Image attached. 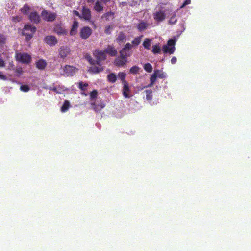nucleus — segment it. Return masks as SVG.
<instances>
[{"mask_svg": "<svg viewBox=\"0 0 251 251\" xmlns=\"http://www.w3.org/2000/svg\"><path fill=\"white\" fill-rule=\"evenodd\" d=\"M36 31V28L32 25H25L22 32V34L25 36L26 40H30Z\"/></svg>", "mask_w": 251, "mask_h": 251, "instance_id": "nucleus-1", "label": "nucleus"}, {"mask_svg": "<svg viewBox=\"0 0 251 251\" xmlns=\"http://www.w3.org/2000/svg\"><path fill=\"white\" fill-rule=\"evenodd\" d=\"M41 15L44 20L49 22H53L57 17L56 13L50 12L46 10H43Z\"/></svg>", "mask_w": 251, "mask_h": 251, "instance_id": "nucleus-2", "label": "nucleus"}, {"mask_svg": "<svg viewBox=\"0 0 251 251\" xmlns=\"http://www.w3.org/2000/svg\"><path fill=\"white\" fill-rule=\"evenodd\" d=\"M15 57L17 61L24 64H29L31 61V56L27 53H17Z\"/></svg>", "mask_w": 251, "mask_h": 251, "instance_id": "nucleus-3", "label": "nucleus"}, {"mask_svg": "<svg viewBox=\"0 0 251 251\" xmlns=\"http://www.w3.org/2000/svg\"><path fill=\"white\" fill-rule=\"evenodd\" d=\"M132 46L130 43H127L123 47V48L120 51V55L122 57L127 58L129 57L132 54L131 48Z\"/></svg>", "mask_w": 251, "mask_h": 251, "instance_id": "nucleus-4", "label": "nucleus"}, {"mask_svg": "<svg viewBox=\"0 0 251 251\" xmlns=\"http://www.w3.org/2000/svg\"><path fill=\"white\" fill-rule=\"evenodd\" d=\"M106 52L104 50H95L94 51L93 55L96 58V64H100V62L104 60L106 58Z\"/></svg>", "mask_w": 251, "mask_h": 251, "instance_id": "nucleus-5", "label": "nucleus"}, {"mask_svg": "<svg viewBox=\"0 0 251 251\" xmlns=\"http://www.w3.org/2000/svg\"><path fill=\"white\" fill-rule=\"evenodd\" d=\"M53 32L59 36H65L67 34V30L61 24H55L53 28Z\"/></svg>", "mask_w": 251, "mask_h": 251, "instance_id": "nucleus-6", "label": "nucleus"}, {"mask_svg": "<svg viewBox=\"0 0 251 251\" xmlns=\"http://www.w3.org/2000/svg\"><path fill=\"white\" fill-rule=\"evenodd\" d=\"M92 29L88 26L82 27L80 31V36L82 39H87L91 35Z\"/></svg>", "mask_w": 251, "mask_h": 251, "instance_id": "nucleus-7", "label": "nucleus"}, {"mask_svg": "<svg viewBox=\"0 0 251 251\" xmlns=\"http://www.w3.org/2000/svg\"><path fill=\"white\" fill-rule=\"evenodd\" d=\"M63 70L64 74L67 76H73L75 75V74L76 73V71L77 70V69L76 68L70 65L65 66Z\"/></svg>", "mask_w": 251, "mask_h": 251, "instance_id": "nucleus-8", "label": "nucleus"}, {"mask_svg": "<svg viewBox=\"0 0 251 251\" xmlns=\"http://www.w3.org/2000/svg\"><path fill=\"white\" fill-rule=\"evenodd\" d=\"M59 56L63 59L66 58L70 53L71 50L68 46H62L58 50Z\"/></svg>", "mask_w": 251, "mask_h": 251, "instance_id": "nucleus-9", "label": "nucleus"}, {"mask_svg": "<svg viewBox=\"0 0 251 251\" xmlns=\"http://www.w3.org/2000/svg\"><path fill=\"white\" fill-rule=\"evenodd\" d=\"M81 19H84L85 21H89L91 19V13L90 9L83 6L82 10Z\"/></svg>", "mask_w": 251, "mask_h": 251, "instance_id": "nucleus-10", "label": "nucleus"}, {"mask_svg": "<svg viewBox=\"0 0 251 251\" xmlns=\"http://www.w3.org/2000/svg\"><path fill=\"white\" fill-rule=\"evenodd\" d=\"M44 40L47 44L50 46H55L58 42L56 37L53 35L46 36Z\"/></svg>", "mask_w": 251, "mask_h": 251, "instance_id": "nucleus-11", "label": "nucleus"}, {"mask_svg": "<svg viewBox=\"0 0 251 251\" xmlns=\"http://www.w3.org/2000/svg\"><path fill=\"white\" fill-rule=\"evenodd\" d=\"M30 21L35 24H38L40 21V15L37 12H31L29 15Z\"/></svg>", "mask_w": 251, "mask_h": 251, "instance_id": "nucleus-12", "label": "nucleus"}, {"mask_svg": "<svg viewBox=\"0 0 251 251\" xmlns=\"http://www.w3.org/2000/svg\"><path fill=\"white\" fill-rule=\"evenodd\" d=\"M154 19L155 21L160 22L163 21L165 18V14L164 11H160L154 13Z\"/></svg>", "mask_w": 251, "mask_h": 251, "instance_id": "nucleus-13", "label": "nucleus"}, {"mask_svg": "<svg viewBox=\"0 0 251 251\" xmlns=\"http://www.w3.org/2000/svg\"><path fill=\"white\" fill-rule=\"evenodd\" d=\"M115 64L118 67H122L124 66L127 62V59L125 57L120 56L116 58L115 60Z\"/></svg>", "mask_w": 251, "mask_h": 251, "instance_id": "nucleus-14", "label": "nucleus"}, {"mask_svg": "<svg viewBox=\"0 0 251 251\" xmlns=\"http://www.w3.org/2000/svg\"><path fill=\"white\" fill-rule=\"evenodd\" d=\"M106 53H107L111 56H115L117 54V50L113 46L108 45L107 48L105 50Z\"/></svg>", "mask_w": 251, "mask_h": 251, "instance_id": "nucleus-15", "label": "nucleus"}, {"mask_svg": "<svg viewBox=\"0 0 251 251\" xmlns=\"http://www.w3.org/2000/svg\"><path fill=\"white\" fill-rule=\"evenodd\" d=\"M78 27V22L77 21H74L72 26V28L70 31V36H74L76 34L77 32V28Z\"/></svg>", "mask_w": 251, "mask_h": 251, "instance_id": "nucleus-16", "label": "nucleus"}, {"mask_svg": "<svg viewBox=\"0 0 251 251\" xmlns=\"http://www.w3.org/2000/svg\"><path fill=\"white\" fill-rule=\"evenodd\" d=\"M46 89H48L50 91H53L55 92L56 94H60L62 91H63V89L62 88V87L60 85L55 86V87H51V86H46L44 87Z\"/></svg>", "mask_w": 251, "mask_h": 251, "instance_id": "nucleus-17", "label": "nucleus"}, {"mask_svg": "<svg viewBox=\"0 0 251 251\" xmlns=\"http://www.w3.org/2000/svg\"><path fill=\"white\" fill-rule=\"evenodd\" d=\"M162 50L164 53H169L170 54H173L175 50V47H170L167 45H165L162 47Z\"/></svg>", "mask_w": 251, "mask_h": 251, "instance_id": "nucleus-18", "label": "nucleus"}, {"mask_svg": "<svg viewBox=\"0 0 251 251\" xmlns=\"http://www.w3.org/2000/svg\"><path fill=\"white\" fill-rule=\"evenodd\" d=\"M47 65L46 61L43 59H40L36 63V66L39 70H44L47 66Z\"/></svg>", "mask_w": 251, "mask_h": 251, "instance_id": "nucleus-19", "label": "nucleus"}, {"mask_svg": "<svg viewBox=\"0 0 251 251\" xmlns=\"http://www.w3.org/2000/svg\"><path fill=\"white\" fill-rule=\"evenodd\" d=\"M102 4L103 3L100 0H97L94 5V9L97 12L102 11L103 10V6Z\"/></svg>", "mask_w": 251, "mask_h": 251, "instance_id": "nucleus-20", "label": "nucleus"}, {"mask_svg": "<svg viewBox=\"0 0 251 251\" xmlns=\"http://www.w3.org/2000/svg\"><path fill=\"white\" fill-rule=\"evenodd\" d=\"M129 91V88L128 86V85L126 81H125L124 84V88H123V95L125 98H129L130 95L128 94V92Z\"/></svg>", "mask_w": 251, "mask_h": 251, "instance_id": "nucleus-21", "label": "nucleus"}, {"mask_svg": "<svg viewBox=\"0 0 251 251\" xmlns=\"http://www.w3.org/2000/svg\"><path fill=\"white\" fill-rule=\"evenodd\" d=\"M107 80L109 82L114 83L117 80V76L114 73H110L107 75Z\"/></svg>", "mask_w": 251, "mask_h": 251, "instance_id": "nucleus-22", "label": "nucleus"}, {"mask_svg": "<svg viewBox=\"0 0 251 251\" xmlns=\"http://www.w3.org/2000/svg\"><path fill=\"white\" fill-rule=\"evenodd\" d=\"M70 106V102L68 100H65L61 107V110L62 112H66L69 108Z\"/></svg>", "mask_w": 251, "mask_h": 251, "instance_id": "nucleus-23", "label": "nucleus"}, {"mask_svg": "<svg viewBox=\"0 0 251 251\" xmlns=\"http://www.w3.org/2000/svg\"><path fill=\"white\" fill-rule=\"evenodd\" d=\"M148 24L145 22H141L137 25V28L140 31H144L147 29Z\"/></svg>", "mask_w": 251, "mask_h": 251, "instance_id": "nucleus-24", "label": "nucleus"}, {"mask_svg": "<svg viewBox=\"0 0 251 251\" xmlns=\"http://www.w3.org/2000/svg\"><path fill=\"white\" fill-rule=\"evenodd\" d=\"M126 37V35L123 32H120L116 38V41L119 43H121L124 41Z\"/></svg>", "mask_w": 251, "mask_h": 251, "instance_id": "nucleus-25", "label": "nucleus"}, {"mask_svg": "<svg viewBox=\"0 0 251 251\" xmlns=\"http://www.w3.org/2000/svg\"><path fill=\"white\" fill-rule=\"evenodd\" d=\"M20 10L23 14H27L30 10V7L27 4H25Z\"/></svg>", "mask_w": 251, "mask_h": 251, "instance_id": "nucleus-26", "label": "nucleus"}, {"mask_svg": "<svg viewBox=\"0 0 251 251\" xmlns=\"http://www.w3.org/2000/svg\"><path fill=\"white\" fill-rule=\"evenodd\" d=\"M140 68L137 66H134L132 67L129 70V73L135 75L138 74L139 72Z\"/></svg>", "mask_w": 251, "mask_h": 251, "instance_id": "nucleus-27", "label": "nucleus"}, {"mask_svg": "<svg viewBox=\"0 0 251 251\" xmlns=\"http://www.w3.org/2000/svg\"><path fill=\"white\" fill-rule=\"evenodd\" d=\"M156 73H153V74L151 75L150 77V81L151 83L148 86V87H151L156 81L157 76Z\"/></svg>", "mask_w": 251, "mask_h": 251, "instance_id": "nucleus-28", "label": "nucleus"}, {"mask_svg": "<svg viewBox=\"0 0 251 251\" xmlns=\"http://www.w3.org/2000/svg\"><path fill=\"white\" fill-rule=\"evenodd\" d=\"M142 36L140 37H136L134 40L132 41V46H137L140 44L141 40V38Z\"/></svg>", "mask_w": 251, "mask_h": 251, "instance_id": "nucleus-29", "label": "nucleus"}, {"mask_svg": "<svg viewBox=\"0 0 251 251\" xmlns=\"http://www.w3.org/2000/svg\"><path fill=\"white\" fill-rule=\"evenodd\" d=\"M88 86V84L87 83H83L82 81L78 82V87L82 91H85Z\"/></svg>", "mask_w": 251, "mask_h": 251, "instance_id": "nucleus-30", "label": "nucleus"}, {"mask_svg": "<svg viewBox=\"0 0 251 251\" xmlns=\"http://www.w3.org/2000/svg\"><path fill=\"white\" fill-rule=\"evenodd\" d=\"M144 69L146 72L148 73H151L152 71V67L151 65L149 63H146L144 65Z\"/></svg>", "mask_w": 251, "mask_h": 251, "instance_id": "nucleus-31", "label": "nucleus"}, {"mask_svg": "<svg viewBox=\"0 0 251 251\" xmlns=\"http://www.w3.org/2000/svg\"><path fill=\"white\" fill-rule=\"evenodd\" d=\"M151 40L149 39H146L143 42V45L145 49L148 50L150 49V46H151Z\"/></svg>", "mask_w": 251, "mask_h": 251, "instance_id": "nucleus-32", "label": "nucleus"}, {"mask_svg": "<svg viewBox=\"0 0 251 251\" xmlns=\"http://www.w3.org/2000/svg\"><path fill=\"white\" fill-rule=\"evenodd\" d=\"M114 13L112 11H109L104 13L102 16V18H105L106 21L109 20V17L113 16Z\"/></svg>", "mask_w": 251, "mask_h": 251, "instance_id": "nucleus-33", "label": "nucleus"}, {"mask_svg": "<svg viewBox=\"0 0 251 251\" xmlns=\"http://www.w3.org/2000/svg\"><path fill=\"white\" fill-rule=\"evenodd\" d=\"M145 93H146V98L147 100H151L152 98V91L150 89L146 90L145 91Z\"/></svg>", "mask_w": 251, "mask_h": 251, "instance_id": "nucleus-34", "label": "nucleus"}, {"mask_svg": "<svg viewBox=\"0 0 251 251\" xmlns=\"http://www.w3.org/2000/svg\"><path fill=\"white\" fill-rule=\"evenodd\" d=\"M154 72L156 73V75H157L156 76L158 78H164L166 76L164 73L160 70H155Z\"/></svg>", "mask_w": 251, "mask_h": 251, "instance_id": "nucleus-35", "label": "nucleus"}, {"mask_svg": "<svg viewBox=\"0 0 251 251\" xmlns=\"http://www.w3.org/2000/svg\"><path fill=\"white\" fill-rule=\"evenodd\" d=\"M89 70L90 72H91L92 73H99V72H101L102 71V69H101L98 67L94 66V67H91Z\"/></svg>", "mask_w": 251, "mask_h": 251, "instance_id": "nucleus-36", "label": "nucleus"}, {"mask_svg": "<svg viewBox=\"0 0 251 251\" xmlns=\"http://www.w3.org/2000/svg\"><path fill=\"white\" fill-rule=\"evenodd\" d=\"M160 48L159 47V46L157 45H155L153 47L152 52L154 54H157L160 53Z\"/></svg>", "mask_w": 251, "mask_h": 251, "instance_id": "nucleus-37", "label": "nucleus"}, {"mask_svg": "<svg viewBox=\"0 0 251 251\" xmlns=\"http://www.w3.org/2000/svg\"><path fill=\"white\" fill-rule=\"evenodd\" d=\"M118 78L122 81H124L125 83V77L126 76V74L123 72H120L118 75Z\"/></svg>", "mask_w": 251, "mask_h": 251, "instance_id": "nucleus-38", "label": "nucleus"}, {"mask_svg": "<svg viewBox=\"0 0 251 251\" xmlns=\"http://www.w3.org/2000/svg\"><path fill=\"white\" fill-rule=\"evenodd\" d=\"M98 95V92L96 90L92 91L90 94V99L91 100L95 99L97 98Z\"/></svg>", "mask_w": 251, "mask_h": 251, "instance_id": "nucleus-39", "label": "nucleus"}, {"mask_svg": "<svg viewBox=\"0 0 251 251\" xmlns=\"http://www.w3.org/2000/svg\"><path fill=\"white\" fill-rule=\"evenodd\" d=\"M29 87L27 85H22L20 87V90L24 92H27L29 90Z\"/></svg>", "mask_w": 251, "mask_h": 251, "instance_id": "nucleus-40", "label": "nucleus"}, {"mask_svg": "<svg viewBox=\"0 0 251 251\" xmlns=\"http://www.w3.org/2000/svg\"><path fill=\"white\" fill-rule=\"evenodd\" d=\"M175 43H176L175 40L171 39L168 41L167 45H168L170 47H175Z\"/></svg>", "mask_w": 251, "mask_h": 251, "instance_id": "nucleus-41", "label": "nucleus"}, {"mask_svg": "<svg viewBox=\"0 0 251 251\" xmlns=\"http://www.w3.org/2000/svg\"><path fill=\"white\" fill-rule=\"evenodd\" d=\"M21 20V17L19 16H16L12 17V20L14 22H18Z\"/></svg>", "mask_w": 251, "mask_h": 251, "instance_id": "nucleus-42", "label": "nucleus"}, {"mask_svg": "<svg viewBox=\"0 0 251 251\" xmlns=\"http://www.w3.org/2000/svg\"><path fill=\"white\" fill-rule=\"evenodd\" d=\"M6 41V37L3 34H0V44H4Z\"/></svg>", "mask_w": 251, "mask_h": 251, "instance_id": "nucleus-43", "label": "nucleus"}, {"mask_svg": "<svg viewBox=\"0 0 251 251\" xmlns=\"http://www.w3.org/2000/svg\"><path fill=\"white\" fill-rule=\"evenodd\" d=\"M87 60H88V61L90 63V64H95L96 63H95V60H94L91 56H87Z\"/></svg>", "mask_w": 251, "mask_h": 251, "instance_id": "nucleus-44", "label": "nucleus"}, {"mask_svg": "<svg viewBox=\"0 0 251 251\" xmlns=\"http://www.w3.org/2000/svg\"><path fill=\"white\" fill-rule=\"evenodd\" d=\"M191 2V0H185L183 4L181 6V8H183L186 5L189 4Z\"/></svg>", "mask_w": 251, "mask_h": 251, "instance_id": "nucleus-45", "label": "nucleus"}, {"mask_svg": "<svg viewBox=\"0 0 251 251\" xmlns=\"http://www.w3.org/2000/svg\"><path fill=\"white\" fill-rule=\"evenodd\" d=\"M111 26H107L105 27L104 32L106 34H109L110 33Z\"/></svg>", "mask_w": 251, "mask_h": 251, "instance_id": "nucleus-46", "label": "nucleus"}, {"mask_svg": "<svg viewBox=\"0 0 251 251\" xmlns=\"http://www.w3.org/2000/svg\"><path fill=\"white\" fill-rule=\"evenodd\" d=\"M73 13H74L75 16L79 17L80 19H81V15L80 14V13H79V12H78L77 11L74 10V11H73Z\"/></svg>", "mask_w": 251, "mask_h": 251, "instance_id": "nucleus-47", "label": "nucleus"}, {"mask_svg": "<svg viewBox=\"0 0 251 251\" xmlns=\"http://www.w3.org/2000/svg\"><path fill=\"white\" fill-rule=\"evenodd\" d=\"M7 78L6 76H5L1 72H0V79L5 80Z\"/></svg>", "mask_w": 251, "mask_h": 251, "instance_id": "nucleus-48", "label": "nucleus"}, {"mask_svg": "<svg viewBox=\"0 0 251 251\" xmlns=\"http://www.w3.org/2000/svg\"><path fill=\"white\" fill-rule=\"evenodd\" d=\"M5 65L4 61L1 58H0V67H4Z\"/></svg>", "mask_w": 251, "mask_h": 251, "instance_id": "nucleus-49", "label": "nucleus"}, {"mask_svg": "<svg viewBox=\"0 0 251 251\" xmlns=\"http://www.w3.org/2000/svg\"><path fill=\"white\" fill-rule=\"evenodd\" d=\"M176 61H177V59L176 57H173L171 60V63L173 64H175L176 63Z\"/></svg>", "mask_w": 251, "mask_h": 251, "instance_id": "nucleus-50", "label": "nucleus"}, {"mask_svg": "<svg viewBox=\"0 0 251 251\" xmlns=\"http://www.w3.org/2000/svg\"><path fill=\"white\" fill-rule=\"evenodd\" d=\"M103 4H106L107 3L110 2V0H100Z\"/></svg>", "mask_w": 251, "mask_h": 251, "instance_id": "nucleus-51", "label": "nucleus"}, {"mask_svg": "<svg viewBox=\"0 0 251 251\" xmlns=\"http://www.w3.org/2000/svg\"><path fill=\"white\" fill-rule=\"evenodd\" d=\"M87 2L89 3H93L94 2L95 0H86Z\"/></svg>", "mask_w": 251, "mask_h": 251, "instance_id": "nucleus-52", "label": "nucleus"}, {"mask_svg": "<svg viewBox=\"0 0 251 251\" xmlns=\"http://www.w3.org/2000/svg\"><path fill=\"white\" fill-rule=\"evenodd\" d=\"M173 19H174V17H173V16H172V17H171V20H172Z\"/></svg>", "mask_w": 251, "mask_h": 251, "instance_id": "nucleus-53", "label": "nucleus"}, {"mask_svg": "<svg viewBox=\"0 0 251 251\" xmlns=\"http://www.w3.org/2000/svg\"><path fill=\"white\" fill-rule=\"evenodd\" d=\"M176 21V20H175L174 22H173V23H175Z\"/></svg>", "mask_w": 251, "mask_h": 251, "instance_id": "nucleus-54", "label": "nucleus"}, {"mask_svg": "<svg viewBox=\"0 0 251 251\" xmlns=\"http://www.w3.org/2000/svg\"><path fill=\"white\" fill-rule=\"evenodd\" d=\"M103 107H104V105L101 106V108H103Z\"/></svg>", "mask_w": 251, "mask_h": 251, "instance_id": "nucleus-55", "label": "nucleus"}]
</instances>
